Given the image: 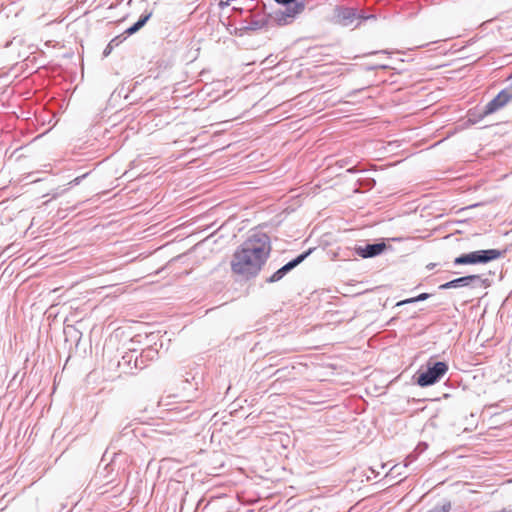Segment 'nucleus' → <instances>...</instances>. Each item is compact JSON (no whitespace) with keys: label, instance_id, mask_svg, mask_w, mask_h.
Returning <instances> with one entry per match:
<instances>
[{"label":"nucleus","instance_id":"f257e3e1","mask_svg":"<svg viewBox=\"0 0 512 512\" xmlns=\"http://www.w3.org/2000/svg\"><path fill=\"white\" fill-rule=\"evenodd\" d=\"M271 250L270 237L264 232H255L235 250L231 270L245 279L254 278L266 263Z\"/></svg>","mask_w":512,"mask_h":512},{"label":"nucleus","instance_id":"f03ea898","mask_svg":"<svg viewBox=\"0 0 512 512\" xmlns=\"http://www.w3.org/2000/svg\"><path fill=\"white\" fill-rule=\"evenodd\" d=\"M504 251L498 249L477 250L470 253L462 254L454 259L455 265L467 264H485L493 260L499 259Z\"/></svg>","mask_w":512,"mask_h":512},{"label":"nucleus","instance_id":"7ed1b4c3","mask_svg":"<svg viewBox=\"0 0 512 512\" xmlns=\"http://www.w3.org/2000/svg\"><path fill=\"white\" fill-rule=\"evenodd\" d=\"M448 371V365L445 362L438 361L428 363L427 369L419 373L417 384L421 387H427L438 382Z\"/></svg>","mask_w":512,"mask_h":512},{"label":"nucleus","instance_id":"20e7f679","mask_svg":"<svg viewBox=\"0 0 512 512\" xmlns=\"http://www.w3.org/2000/svg\"><path fill=\"white\" fill-rule=\"evenodd\" d=\"M512 101V86L501 90L496 97L490 100L483 108L477 119H470L476 123L483 119L485 116L495 113Z\"/></svg>","mask_w":512,"mask_h":512},{"label":"nucleus","instance_id":"39448f33","mask_svg":"<svg viewBox=\"0 0 512 512\" xmlns=\"http://www.w3.org/2000/svg\"><path fill=\"white\" fill-rule=\"evenodd\" d=\"M304 8L305 5L303 2L285 5L284 9L277 10L271 15V20L278 26L291 24L295 18L304 11Z\"/></svg>","mask_w":512,"mask_h":512},{"label":"nucleus","instance_id":"423d86ee","mask_svg":"<svg viewBox=\"0 0 512 512\" xmlns=\"http://www.w3.org/2000/svg\"><path fill=\"white\" fill-rule=\"evenodd\" d=\"M489 286V280L482 278L480 275H467L462 276L451 281H448L439 286L440 290H447L451 288L459 287H471V288H486Z\"/></svg>","mask_w":512,"mask_h":512},{"label":"nucleus","instance_id":"0eeeda50","mask_svg":"<svg viewBox=\"0 0 512 512\" xmlns=\"http://www.w3.org/2000/svg\"><path fill=\"white\" fill-rule=\"evenodd\" d=\"M311 253V249L302 254L298 255L293 260L286 263L284 266L279 268L276 272H274L269 278L266 279L267 283H275L280 281L286 274H288L291 270L301 264Z\"/></svg>","mask_w":512,"mask_h":512},{"label":"nucleus","instance_id":"6e6552de","mask_svg":"<svg viewBox=\"0 0 512 512\" xmlns=\"http://www.w3.org/2000/svg\"><path fill=\"white\" fill-rule=\"evenodd\" d=\"M335 21L342 26H350L357 20V9L352 7L336 6L334 10Z\"/></svg>","mask_w":512,"mask_h":512},{"label":"nucleus","instance_id":"1a4fd4ad","mask_svg":"<svg viewBox=\"0 0 512 512\" xmlns=\"http://www.w3.org/2000/svg\"><path fill=\"white\" fill-rule=\"evenodd\" d=\"M386 244L384 242L380 243H367L365 246H357L355 247V253L364 258H372L382 254L386 249Z\"/></svg>","mask_w":512,"mask_h":512},{"label":"nucleus","instance_id":"9d476101","mask_svg":"<svg viewBox=\"0 0 512 512\" xmlns=\"http://www.w3.org/2000/svg\"><path fill=\"white\" fill-rule=\"evenodd\" d=\"M270 22H272L271 16L269 18H267L265 16H262V17L255 16L249 21L246 28L248 30H253V31L260 30L264 27H267L270 24Z\"/></svg>","mask_w":512,"mask_h":512},{"label":"nucleus","instance_id":"9b49d317","mask_svg":"<svg viewBox=\"0 0 512 512\" xmlns=\"http://www.w3.org/2000/svg\"><path fill=\"white\" fill-rule=\"evenodd\" d=\"M151 13L143 14L140 16L138 21L124 31V36H130L139 31L149 20Z\"/></svg>","mask_w":512,"mask_h":512},{"label":"nucleus","instance_id":"f8f14e48","mask_svg":"<svg viewBox=\"0 0 512 512\" xmlns=\"http://www.w3.org/2000/svg\"><path fill=\"white\" fill-rule=\"evenodd\" d=\"M125 39H126V36H124V34H120L118 36H115L113 39H111L103 51V56L104 57L109 56L111 54V52L113 51V49L115 47L119 46Z\"/></svg>","mask_w":512,"mask_h":512},{"label":"nucleus","instance_id":"ddd939ff","mask_svg":"<svg viewBox=\"0 0 512 512\" xmlns=\"http://www.w3.org/2000/svg\"><path fill=\"white\" fill-rule=\"evenodd\" d=\"M429 297H430L429 293H421V294H419L416 297H412V298H408V299L399 301L396 305L397 306H402V305H405V304L420 302V301L427 300Z\"/></svg>","mask_w":512,"mask_h":512},{"label":"nucleus","instance_id":"4468645a","mask_svg":"<svg viewBox=\"0 0 512 512\" xmlns=\"http://www.w3.org/2000/svg\"><path fill=\"white\" fill-rule=\"evenodd\" d=\"M451 509V503L449 501H445L442 504H437L433 506L426 512H449Z\"/></svg>","mask_w":512,"mask_h":512},{"label":"nucleus","instance_id":"2eb2a0df","mask_svg":"<svg viewBox=\"0 0 512 512\" xmlns=\"http://www.w3.org/2000/svg\"><path fill=\"white\" fill-rule=\"evenodd\" d=\"M358 182L360 183V185H363L368 188H372L376 184L375 180L373 178H369V177L359 178Z\"/></svg>","mask_w":512,"mask_h":512},{"label":"nucleus","instance_id":"dca6fc26","mask_svg":"<svg viewBox=\"0 0 512 512\" xmlns=\"http://www.w3.org/2000/svg\"><path fill=\"white\" fill-rule=\"evenodd\" d=\"M183 384H184L183 390H187V391L192 390V389L197 390V387H198V382H195L194 384H192L188 377L185 378V380H183Z\"/></svg>","mask_w":512,"mask_h":512},{"label":"nucleus","instance_id":"f3484780","mask_svg":"<svg viewBox=\"0 0 512 512\" xmlns=\"http://www.w3.org/2000/svg\"><path fill=\"white\" fill-rule=\"evenodd\" d=\"M375 19V16L372 14H366L364 11H357V20H368Z\"/></svg>","mask_w":512,"mask_h":512},{"label":"nucleus","instance_id":"a211bd4d","mask_svg":"<svg viewBox=\"0 0 512 512\" xmlns=\"http://www.w3.org/2000/svg\"><path fill=\"white\" fill-rule=\"evenodd\" d=\"M87 175H88V174L86 173V174H83V175H81V176H78V177L74 178V179H73L69 184H70L71 186L78 185V184H80V182H81V181H82V180H83Z\"/></svg>","mask_w":512,"mask_h":512},{"label":"nucleus","instance_id":"6ab92c4d","mask_svg":"<svg viewBox=\"0 0 512 512\" xmlns=\"http://www.w3.org/2000/svg\"><path fill=\"white\" fill-rule=\"evenodd\" d=\"M275 1L277 3L283 4V5L294 4L295 2H297L296 0H275Z\"/></svg>","mask_w":512,"mask_h":512},{"label":"nucleus","instance_id":"aec40b11","mask_svg":"<svg viewBox=\"0 0 512 512\" xmlns=\"http://www.w3.org/2000/svg\"><path fill=\"white\" fill-rule=\"evenodd\" d=\"M427 449V444L426 443H420L417 448H416V451H418L419 453H422L423 451H425Z\"/></svg>","mask_w":512,"mask_h":512},{"label":"nucleus","instance_id":"412c9836","mask_svg":"<svg viewBox=\"0 0 512 512\" xmlns=\"http://www.w3.org/2000/svg\"><path fill=\"white\" fill-rule=\"evenodd\" d=\"M407 460H409L410 462L414 461L416 459V456L414 454H410L407 456L406 458Z\"/></svg>","mask_w":512,"mask_h":512},{"label":"nucleus","instance_id":"4be33fe9","mask_svg":"<svg viewBox=\"0 0 512 512\" xmlns=\"http://www.w3.org/2000/svg\"><path fill=\"white\" fill-rule=\"evenodd\" d=\"M434 267H435V264H434V263H430V264H428V265L426 266V268H427L428 270H431V269H433Z\"/></svg>","mask_w":512,"mask_h":512},{"label":"nucleus","instance_id":"5701e85b","mask_svg":"<svg viewBox=\"0 0 512 512\" xmlns=\"http://www.w3.org/2000/svg\"><path fill=\"white\" fill-rule=\"evenodd\" d=\"M154 352H155L154 350H147L145 353L148 356L150 353H154Z\"/></svg>","mask_w":512,"mask_h":512},{"label":"nucleus","instance_id":"b1692460","mask_svg":"<svg viewBox=\"0 0 512 512\" xmlns=\"http://www.w3.org/2000/svg\"><path fill=\"white\" fill-rule=\"evenodd\" d=\"M354 171H355L354 168L348 169V172H354Z\"/></svg>","mask_w":512,"mask_h":512}]
</instances>
